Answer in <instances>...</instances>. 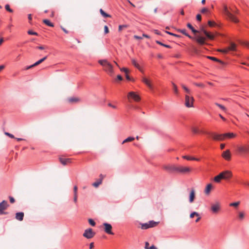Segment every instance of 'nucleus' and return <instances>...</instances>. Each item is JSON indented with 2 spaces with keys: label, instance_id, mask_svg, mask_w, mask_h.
I'll list each match as a JSON object with an SVG mask.
<instances>
[{
  "label": "nucleus",
  "instance_id": "c9c22d12",
  "mask_svg": "<svg viewBox=\"0 0 249 249\" xmlns=\"http://www.w3.org/2000/svg\"><path fill=\"white\" fill-rule=\"evenodd\" d=\"M229 51H234L236 48V45L234 43H231L230 46L228 47Z\"/></svg>",
  "mask_w": 249,
  "mask_h": 249
},
{
  "label": "nucleus",
  "instance_id": "b1692460",
  "mask_svg": "<svg viewBox=\"0 0 249 249\" xmlns=\"http://www.w3.org/2000/svg\"><path fill=\"white\" fill-rule=\"evenodd\" d=\"M192 131L194 134H198L200 133H204L205 132L202 131H200L198 127H193L192 128Z\"/></svg>",
  "mask_w": 249,
  "mask_h": 249
},
{
  "label": "nucleus",
  "instance_id": "4be33fe9",
  "mask_svg": "<svg viewBox=\"0 0 249 249\" xmlns=\"http://www.w3.org/2000/svg\"><path fill=\"white\" fill-rule=\"evenodd\" d=\"M69 103H77L80 101V99L78 97H71L68 99Z\"/></svg>",
  "mask_w": 249,
  "mask_h": 249
},
{
  "label": "nucleus",
  "instance_id": "ddd939ff",
  "mask_svg": "<svg viewBox=\"0 0 249 249\" xmlns=\"http://www.w3.org/2000/svg\"><path fill=\"white\" fill-rule=\"evenodd\" d=\"M127 97L128 98L130 97L132 98L136 101H139L140 100V96L133 91L129 92Z\"/></svg>",
  "mask_w": 249,
  "mask_h": 249
},
{
  "label": "nucleus",
  "instance_id": "3c124183",
  "mask_svg": "<svg viewBox=\"0 0 249 249\" xmlns=\"http://www.w3.org/2000/svg\"><path fill=\"white\" fill-rule=\"evenodd\" d=\"M109 29L107 25L104 26V33L105 34H107L109 33Z\"/></svg>",
  "mask_w": 249,
  "mask_h": 249
},
{
  "label": "nucleus",
  "instance_id": "f8f14e48",
  "mask_svg": "<svg viewBox=\"0 0 249 249\" xmlns=\"http://www.w3.org/2000/svg\"><path fill=\"white\" fill-rule=\"evenodd\" d=\"M103 226L104 227V231L108 234L113 235L114 233L112 231V226L111 224L105 223L103 224Z\"/></svg>",
  "mask_w": 249,
  "mask_h": 249
},
{
  "label": "nucleus",
  "instance_id": "5701e85b",
  "mask_svg": "<svg viewBox=\"0 0 249 249\" xmlns=\"http://www.w3.org/2000/svg\"><path fill=\"white\" fill-rule=\"evenodd\" d=\"M148 223L149 227L150 228H153V227H155L157 226L158 225L159 222H155V221L152 220V221H149Z\"/></svg>",
  "mask_w": 249,
  "mask_h": 249
},
{
  "label": "nucleus",
  "instance_id": "6e6d98bb",
  "mask_svg": "<svg viewBox=\"0 0 249 249\" xmlns=\"http://www.w3.org/2000/svg\"><path fill=\"white\" fill-rule=\"evenodd\" d=\"M149 244L148 242H146L145 243L144 249H149Z\"/></svg>",
  "mask_w": 249,
  "mask_h": 249
},
{
  "label": "nucleus",
  "instance_id": "69168bd1",
  "mask_svg": "<svg viewBox=\"0 0 249 249\" xmlns=\"http://www.w3.org/2000/svg\"><path fill=\"white\" fill-rule=\"evenodd\" d=\"M117 79L120 81H122L123 80V77L120 75H118Z\"/></svg>",
  "mask_w": 249,
  "mask_h": 249
},
{
  "label": "nucleus",
  "instance_id": "9b49d317",
  "mask_svg": "<svg viewBox=\"0 0 249 249\" xmlns=\"http://www.w3.org/2000/svg\"><path fill=\"white\" fill-rule=\"evenodd\" d=\"M191 171V169L189 167H183L179 166L178 167L177 173L181 174H187L189 173Z\"/></svg>",
  "mask_w": 249,
  "mask_h": 249
},
{
  "label": "nucleus",
  "instance_id": "7ed1b4c3",
  "mask_svg": "<svg viewBox=\"0 0 249 249\" xmlns=\"http://www.w3.org/2000/svg\"><path fill=\"white\" fill-rule=\"evenodd\" d=\"M232 176V173L229 171H226L220 173L218 175L215 176L213 180L215 182L219 183L221 179H228Z\"/></svg>",
  "mask_w": 249,
  "mask_h": 249
},
{
  "label": "nucleus",
  "instance_id": "7c9ffc66",
  "mask_svg": "<svg viewBox=\"0 0 249 249\" xmlns=\"http://www.w3.org/2000/svg\"><path fill=\"white\" fill-rule=\"evenodd\" d=\"M102 183V179H98L97 181L93 183L92 185L95 188H97Z\"/></svg>",
  "mask_w": 249,
  "mask_h": 249
},
{
  "label": "nucleus",
  "instance_id": "49530a36",
  "mask_svg": "<svg viewBox=\"0 0 249 249\" xmlns=\"http://www.w3.org/2000/svg\"><path fill=\"white\" fill-rule=\"evenodd\" d=\"M4 134L5 135L11 138H12V139L15 138V137H14V136L13 134H12L11 133H9L8 132H4Z\"/></svg>",
  "mask_w": 249,
  "mask_h": 249
},
{
  "label": "nucleus",
  "instance_id": "1a4fd4ad",
  "mask_svg": "<svg viewBox=\"0 0 249 249\" xmlns=\"http://www.w3.org/2000/svg\"><path fill=\"white\" fill-rule=\"evenodd\" d=\"M212 138L215 141H224V134H218L212 132L208 133Z\"/></svg>",
  "mask_w": 249,
  "mask_h": 249
},
{
  "label": "nucleus",
  "instance_id": "680f3d73",
  "mask_svg": "<svg viewBox=\"0 0 249 249\" xmlns=\"http://www.w3.org/2000/svg\"><path fill=\"white\" fill-rule=\"evenodd\" d=\"M108 106L111 107H112L114 109H115L116 108V107L115 106H114L112 104H111V103H108Z\"/></svg>",
  "mask_w": 249,
  "mask_h": 249
},
{
  "label": "nucleus",
  "instance_id": "8fccbe9b",
  "mask_svg": "<svg viewBox=\"0 0 249 249\" xmlns=\"http://www.w3.org/2000/svg\"><path fill=\"white\" fill-rule=\"evenodd\" d=\"M120 70L124 72L125 74L128 73L129 72V70L125 68H120Z\"/></svg>",
  "mask_w": 249,
  "mask_h": 249
},
{
  "label": "nucleus",
  "instance_id": "473e14b6",
  "mask_svg": "<svg viewBox=\"0 0 249 249\" xmlns=\"http://www.w3.org/2000/svg\"><path fill=\"white\" fill-rule=\"evenodd\" d=\"M245 217V213L243 212H240L238 213V218L240 220H242Z\"/></svg>",
  "mask_w": 249,
  "mask_h": 249
},
{
  "label": "nucleus",
  "instance_id": "f03ea898",
  "mask_svg": "<svg viewBox=\"0 0 249 249\" xmlns=\"http://www.w3.org/2000/svg\"><path fill=\"white\" fill-rule=\"evenodd\" d=\"M178 31L188 36L190 38L195 39L199 45H202L205 43L206 38L204 37L196 36L195 37L193 38L186 33L185 29H178Z\"/></svg>",
  "mask_w": 249,
  "mask_h": 249
},
{
  "label": "nucleus",
  "instance_id": "79ce46f5",
  "mask_svg": "<svg viewBox=\"0 0 249 249\" xmlns=\"http://www.w3.org/2000/svg\"><path fill=\"white\" fill-rule=\"evenodd\" d=\"M5 9L7 11H8V12H10V13H12L13 12V10L11 9L10 8V6L9 4H6L5 6Z\"/></svg>",
  "mask_w": 249,
  "mask_h": 249
},
{
  "label": "nucleus",
  "instance_id": "e433bc0d",
  "mask_svg": "<svg viewBox=\"0 0 249 249\" xmlns=\"http://www.w3.org/2000/svg\"><path fill=\"white\" fill-rule=\"evenodd\" d=\"M156 42L157 44H159V45H161V46H164V47H166V48H171L170 46H169V45H168L164 44H163V43H161V42H160V41H159L157 40V41H156Z\"/></svg>",
  "mask_w": 249,
  "mask_h": 249
},
{
  "label": "nucleus",
  "instance_id": "09e8293b",
  "mask_svg": "<svg viewBox=\"0 0 249 249\" xmlns=\"http://www.w3.org/2000/svg\"><path fill=\"white\" fill-rule=\"evenodd\" d=\"M89 224H90L92 226H94L95 225V222L92 219H89Z\"/></svg>",
  "mask_w": 249,
  "mask_h": 249
},
{
  "label": "nucleus",
  "instance_id": "c85d7f7f",
  "mask_svg": "<svg viewBox=\"0 0 249 249\" xmlns=\"http://www.w3.org/2000/svg\"><path fill=\"white\" fill-rule=\"evenodd\" d=\"M134 139H135V138L134 137H129L123 141V142H122V144H124L125 142H132V141H134Z\"/></svg>",
  "mask_w": 249,
  "mask_h": 249
},
{
  "label": "nucleus",
  "instance_id": "6ab92c4d",
  "mask_svg": "<svg viewBox=\"0 0 249 249\" xmlns=\"http://www.w3.org/2000/svg\"><path fill=\"white\" fill-rule=\"evenodd\" d=\"M24 215V214L23 212L17 213H16L15 218L17 220L21 221L23 219Z\"/></svg>",
  "mask_w": 249,
  "mask_h": 249
},
{
  "label": "nucleus",
  "instance_id": "58836bf2",
  "mask_svg": "<svg viewBox=\"0 0 249 249\" xmlns=\"http://www.w3.org/2000/svg\"><path fill=\"white\" fill-rule=\"evenodd\" d=\"M195 216H199V213L197 212H193V213H192L190 214V217L191 218H193Z\"/></svg>",
  "mask_w": 249,
  "mask_h": 249
},
{
  "label": "nucleus",
  "instance_id": "6e6552de",
  "mask_svg": "<svg viewBox=\"0 0 249 249\" xmlns=\"http://www.w3.org/2000/svg\"><path fill=\"white\" fill-rule=\"evenodd\" d=\"M95 235V233L91 228L86 229L83 234V236L87 239H90L94 237Z\"/></svg>",
  "mask_w": 249,
  "mask_h": 249
},
{
  "label": "nucleus",
  "instance_id": "ea45409f",
  "mask_svg": "<svg viewBox=\"0 0 249 249\" xmlns=\"http://www.w3.org/2000/svg\"><path fill=\"white\" fill-rule=\"evenodd\" d=\"M238 150L240 152H247L249 150L244 147L241 146L238 148Z\"/></svg>",
  "mask_w": 249,
  "mask_h": 249
},
{
  "label": "nucleus",
  "instance_id": "0e129e2a",
  "mask_svg": "<svg viewBox=\"0 0 249 249\" xmlns=\"http://www.w3.org/2000/svg\"><path fill=\"white\" fill-rule=\"evenodd\" d=\"M134 37L135 38L137 39H142V37H141V36H137V35H135V36H134Z\"/></svg>",
  "mask_w": 249,
  "mask_h": 249
},
{
  "label": "nucleus",
  "instance_id": "a19ab883",
  "mask_svg": "<svg viewBox=\"0 0 249 249\" xmlns=\"http://www.w3.org/2000/svg\"><path fill=\"white\" fill-rule=\"evenodd\" d=\"M239 204H240V202L238 201V202L231 203L230 204V206L234 207H237L238 206Z\"/></svg>",
  "mask_w": 249,
  "mask_h": 249
},
{
  "label": "nucleus",
  "instance_id": "bf43d9fd",
  "mask_svg": "<svg viewBox=\"0 0 249 249\" xmlns=\"http://www.w3.org/2000/svg\"><path fill=\"white\" fill-rule=\"evenodd\" d=\"M208 23V25L211 27L213 26L214 25V24H215L214 22L212 21H209Z\"/></svg>",
  "mask_w": 249,
  "mask_h": 249
},
{
  "label": "nucleus",
  "instance_id": "a18cd8bd",
  "mask_svg": "<svg viewBox=\"0 0 249 249\" xmlns=\"http://www.w3.org/2000/svg\"><path fill=\"white\" fill-rule=\"evenodd\" d=\"M218 51L223 53H227L229 51L228 48L224 49H219Z\"/></svg>",
  "mask_w": 249,
  "mask_h": 249
},
{
  "label": "nucleus",
  "instance_id": "052dcab7",
  "mask_svg": "<svg viewBox=\"0 0 249 249\" xmlns=\"http://www.w3.org/2000/svg\"><path fill=\"white\" fill-rule=\"evenodd\" d=\"M208 9L206 8H204L201 10V12L202 13H205V12H207L208 11Z\"/></svg>",
  "mask_w": 249,
  "mask_h": 249
},
{
  "label": "nucleus",
  "instance_id": "72a5a7b5",
  "mask_svg": "<svg viewBox=\"0 0 249 249\" xmlns=\"http://www.w3.org/2000/svg\"><path fill=\"white\" fill-rule=\"evenodd\" d=\"M46 58H47V56H45L43 58L39 60L38 61L36 62L35 63H34V66H36L38 65L39 64H40L42 62H43L45 60H46Z\"/></svg>",
  "mask_w": 249,
  "mask_h": 249
},
{
  "label": "nucleus",
  "instance_id": "412c9836",
  "mask_svg": "<svg viewBox=\"0 0 249 249\" xmlns=\"http://www.w3.org/2000/svg\"><path fill=\"white\" fill-rule=\"evenodd\" d=\"M213 188V185L211 183L208 184L204 190V193L206 195H209Z\"/></svg>",
  "mask_w": 249,
  "mask_h": 249
},
{
  "label": "nucleus",
  "instance_id": "393cba45",
  "mask_svg": "<svg viewBox=\"0 0 249 249\" xmlns=\"http://www.w3.org/2000/svg\"><path fill=\"white\" fill-rule=\"evenodd\" d=\"M100 12L102 16L104 18H111V15L105 13L102 9H100Z\"/></svg>",
  "mask_w": 249,
  "mask_h": 249
},
{
  "label": "nucleus",
  "instance_id": "2eb2a0df",
  "mask_svg": "<svg viewBox=\"0 0 249 249\" xmlns=\"http://www.w3.org/2000/svg\"><path fill=\"white\" fill-rule=\"evenodd\" d=\"M200 31L203 33V34L210 39L213 40L214 39V36L211 35L209 32H207L204 28L203 27H201Z\"/></svg>",
  "mask_w": 249,
  "mask_h": 249
},
{
  "label": "nucleus",
  "instance_id": "de8ad7c7",
  "mask_svg": "<svg viewBox=\"0 0 249 249\" xmlns=\"http://www.w3.org/2000/svg\"><path fill=\"white\" fill-rule=\"evenodd\" d=\"M28 34L31 35H35L37 36L38 34L36 32H33L32 31L29 30L28 31Z\"/></svg>",
  "mask_w": 249,
  "mask_h": 249
},
{
  "label": "nucleus",
  "instance_id": "bb28decb",
  "mask_svg": "<svg viewBox=\"0 0 249 249\" xmlns=\"http://www.w3.org/2000/svg\"><path fill=\"white\" fill-rule=\"evenodd\" d=\"M182 89L185 90V91L186 92V94L187 95H189L191 94V90L188 88H187L183 84H181V85Z\"/></svg>",
  "mask_w": 249,
  "mask_h": 249
},
{
  "label": "nucleus",
  "instance_id": "864d4df0",
  "mask_svg": "<svg viewBox=\"0 0 249 249\" xmlns=\"http://www.w3.org/2000/svg\"><path fill=\"white\" fill-rule=\"evenodd\" d=\"M194 84L197 87L201 88H204L205 87L204 85L202 83H194Z\"/></svg>",
  "mask_w": 249,
  "mask_h": 249
},
{
  "label": "nucleus",
  "instance_id": "4c0bfd02",
  "mask_svg": "<svg viewBox=\"0 0 249 249\" xmlns=\"http://www.w3.org/2000/svg\"><path fill=\"white\" fill-rule=\"evenodd\" d=\"M215 104L216 106L220 108H221V109H222L224 111H226V107L224 106H223V105H222L221 104H219L218 103H216Z\"/></svg>",
  "mask_w": 249,
  "mask_h": 249
},
{
  "label": "nucleus",
  "instance_id": "2f4dec72",
  "mask_svg": "<svg viewBox=\"0 0 249 249\" xmlns=\"http://www.w3.org/2000/svg\"><path fill=\"white\" fill-rule=\"evenodd\" d=\"M207 58L210 59H211V60H212L219 62V63H220L221 64H223V62L222 61H221L219 59H218L217 58H216L215 57H212V56H207Z\"/></svg>",
  "mask_w": 249,
  "mask_h": 249
},
{
  "label": "nucleus",
  "instance_id": "13d9d810",
  "mask_svg": "<svg viewBox=\"0 0 249 249\" xmlns=\"http://www.w3.org/2000/svg\"><path fill=\"white\" fill-rule=\"evenodd\" d=\"M196 19L198 20V21H201V16L200 14H197L196 15Z\"/></svg>",
  "mask_w": 249,
  "mask_h": 249
},
{
  "label": "nucleus",
  "instance_id": "a211bd4d",
  "mask_svg": "<svg viewBox=\"0 0 249 249\" xmlns=\"http://www.w3.org/2000/svg\"><path fill=\"white\" fill-rule=\"evenodd\" d=\"M224 140L225 139H232L236 136V134L232 132H229L224 134Z\"/></svg>",
  "mask_w": 249,
  "mask_h": 249
},
{
  "label": "nucleus",
  "instance_id": "37998d69",
  "mask_svg": "<svg viewBox=\"0 0 249 249\" xmlns=\"http://www.w3.org/2000/svg\"><path fill=\"white\" fill-rule=\"evenodd\" d=\"M128 26L127 25H122L119 26V31H121L124 28H127Z\"/></svg>",
  "mask_w": 249,
  "mask_h": 249
},
{
  "label": "nucleus",
  "instance_id": "cd10ccee",
  "mask_svg": "<svg viewBox=\"0 0 249 249\" xmlns=\"http://www.w3.org/2000/svg\"><path fill=\"white\" fill-rule=\"evenodd\" d=\"M187 26L192 30V32L194 34H196L197 33H199V31L195 30L194 27L192 26V25L190 23H188L187 24Z\"/></svg>",
  "mask_w": 249,
  "mask_h": 249
},
{
  "label": "nucleus",
  "instance_id": "c03bdc74",
  "mask_svg": "<svg viewBox=\"0 0 249 249\" xmlns=\"http://www.w3.org/2000/svg\"><path fill=\"white\" fill-rule=\"evenodd\" d=\"M172 85L174 88V90L175 93L177 94L178 93V89L177 88V86L174 83H172Z\"/></svg>",
  "mask_w": 249,
  "mask_h": 249
},
{
  "label": "nucleus",
  "instance_id": "423d86ee",
  "mask_svg": "<svg viewBox=\"0 0 249 249\" xmlns=\"http://www.w3.org/2000/svg\"><path fill=\"white\" fill-rule=\"evenodd\" d=\"M194 99L193 97L186 94L185 97V105L187 107H193Z\"/></svg>",
  "mask_w": 249,
  "mask_h": 249
},
{
  "label": "nucleus",
  "instance_id": "338daca9",
  "mask_svg": "<svg viewBox=\"0 0 249 249\" xmlns=\"http://www.w3.org/2000/svg\"><path fill=\"white\" fill-rule=\"evenodd\" d=\"M125 76H126V78L127 80H130V81L132 80V79L129 77V76L128 75L127 73L126 74Z\"/></svg>",
  "mask_w": 249,
  "mask_h": 249
},
{
  "label": "nucleus",
  "instance_id": "0eeeda50",
  "mask_svg": "<svg viewBox=\"0 0 249 249\" xmlns=\"http://www.w3.org/2000/svg\"><path fill=\"white\" fill-rule=\"evenodd\" d=\"M220 203L218 201H215L211 204V210L213 213H218L220 210Z\"/></svg>",
  "mask_w": 249,
  "mask_h": 249
},
{
  "label": "nucleus",
  "instance_id": "4d7b16f0",
  "mask_svg": "<svg viewBox=\"0 0 249 249\" xmlns=\"http://www.w3.org/2000/svg\"><path fill=\"white\" fill-rule=\"evenodd\" d=\"M9 200L11 203H14L15 202L14 198L12 196H9Z\"/></svg>",
  "mask_w": 249,
  "mask_h": 249
},
{
  "label": "nucleus",
  "instance_id": "a878e982",
  "mask_svg": "<svg viewBox=\"0 0 249 249\" xmlns=\"http://www.w3.org/2000/svg\"><path fill=\"white\" fill-rule=\"evenodd\" d=\"M44 23L50 27H53L54 25L49 20L45 19L43 20Z\"/></svg>",
  "mask_w": 249,
  "mask_h": 249
},
{
  "label": "nucleus",
  "instance_id": "aec40b11",
  "mask_svg": "<svg viewBox=\"0 0 249 249\" xmlns=\"http://www.w3.org/2000/svg\"><path fill=\"white\" fill-rule=\"evenodd\" d=\"M142 81L145 84H146L149 87V88H150V89H152L153 88V86L150 80H149L146 77H143Z\"/></svg>",
  "mask_w": 249,
  "mask_h": 249
},
{
  "label": "nucleus",
  "instance_id": "f704fd0d",
  "mask_svg": "<svg viewBox=\"0 0 249 249\" xmlns=\"http://www.w3.org/2000/svg\"><path fill=\"white\" fill-rule=\"evenodd\" d=\"M141 228L142 229L146 230V229L149 228V225H148V223L141 224Z\"/></svg>",
  "mask_w": 249,
  "mask_h": 249
},
{
  "label": "nucleus",
  "instance_id": "774afa93",
  "mask_svg": "<svg viewBox=\"0 0 249 249\" xmlns=\"http://www.w3.org/2000/svg\"><path fill=\"white\" fill-rule=\"evenodd\" d=\"M149 249H158V248L154 245H152L151 246L149 247Z\"/></svg>",
  "mask_w": 249,
  "mask_h": 249
},
{
  "label": "nucleus",
  "instance_id": "f3484780",
  "mask_svg": "<svg viewBox=\"0 0 249 249\" xmlns=\"http://www.w3.org/2000/svg\"><path fill=\"white\" fill-rule=\"evenodd\" d=\"M59 161L64 165H66L71 163V159H66L63 157H60Z\"/></svg>",
  "mask_w": 249,
  "mask_h": 249
},
{
  "label": "nucleus",
  "instance_id": "9d476101",
  "mask_svg": "<svg viewBox=\"0 0 249 249\" xmlns=\"http://www.w3.org/2000/svg\"><path fill=\"white\" fill-rule=\"evenodd\" d=\"M178 166L173 165H167L163 167V168L170 173H177Z\"/></svg>",
  "mask_w": 249,
  "mask_h": 249
},
{
  "label": "nucleus",
  "instance_id": "4468645a",
  "mask_svg": "<svg viewBox=\"0 0 249 249\" xmlns=\"http://www.w3.org/2000/svg\"><path fill=\"white\" fill-rule=\"evenodd\" d=\"M196 196V192L194 189H192L189 194V202L192 203L194 202Z\"/></svg>",
  "mask_w": 249,
  "mask_h": 249
},
{
  "label": "nucleus",
  "instance_id": "20e7f679",
  "mask_svg": "<svg viewBox=\"0 0 249 249\" xmlns=\"http://www.w3.org/2000/svg\"><path fill=\"white\" fill-rule=\"evenodd\" d=\"M9 205L6 200H3L0 203V215L8 214V213L5 210L9 207Z\"/></svg>",
  "mask_w": 249,
  "mask_h": 249
},
{
  "label": "nucleus",
  "instance_id": "39448f33",
  "mask_svg": "<svg viewBox=\"0 0 249 249\" xmlns=\"http://www.w3.org/2000/svg\"><path fill=\"white\" fill-rule=\"evenodd\" d=\"M224 13L231 21L235 23L238 22V20L228 10L227 6H224Z\"/></svg>",
  "mask_w": 249,
  "mask_h": 249
},
{
  "label": "nucleus",
  "instance_id": "dca6fc26",
  "mask_svg": "<svg viewBox=\"0 0 249 249\" xmlns=\"http://www.w3.org/2000/svg\"><path fill=\"white\" fill-rule=\"evenodd\" d=\"M222 156L227 160H231V153L230 150H227L224 151L222 154Z\"/></svg>",
  "mask_w": 249,
  "mask_h": 249
},
{
  "label": "nucleus",
  "instance_id": "c756f323",
  "mask_svg": "<svg viewBox=\"0 0 249 249\" xmlns=\"http://www.w3.org/2000/svg\"><path fill=\"white\" fill-rule=\"evenodd\" d=\"M182 158L183 159H184L187 160H196V161H198L199 160L198 159H196V158H195L190 157L188 156H183Z\"/></svg>",
  "mask_w": 249,
  "mask_h": 249
},
{
  "label": "nucleus",
  "instance_id": "5fc2aeb1",
  "mask_svg": "<svg viewBox=\"0 0 249 249\" xmlns=\"http://www.w3.org/2000/svg\"><path fill=\"white\" fill-rule=\"evenodd\" d=\"M77 190H78L77 186L76 185L74 186L73 187V193H74V194H77Z\"/></svg>",
  "mask_w": 249,
  "mask_h": 249
},
{
  "label": "nucleus",
  "instance_id": "e2e57ef3",
  "mask_svg": "<svg viewBox=\"0 0 249 249\" xmlns=\"http://www.w3.org/2000/svg\"><path fill=\"white\" fill-rule=\"evenodd\" d=\"M35 66H34V64H33V65H31V66H29L25 68V70H28V69H30L32 68H33V67H35Z\"/></svg>",
  "mask_w": 249,
  "mask_h": 249
},
{
  "label": "nucleus",
  "instance_id": "f257e3e1",
  "mask_svg": "<svg viewBox=\"0 0 249 249\" xmlns=\"http://www.w3.org/2000/svg\"><path fill=\"white\" fill-rule=\"evenodd\" d=\"M98 63L103 66L104 70L108 74L112 75L114 70L112 65L106 59L99 60Z\"/></svg>",
  "mask_w": 249,
  "mask_h": 249
},
{
  "label": "nucleus",
  "instance_id": "603ef678",
  "mask_svg": "<svg viewBox=\"0 0 249 249\" xmlns=\"http://www.w3.org/2000/svg\"><path fill=\"white\" fill-rule=\"evenodd\" d=\"M77 197H78L77 194H74V196H73V201L74 202V203H77Z\"/></svg>",
  "mask_w": 249,
  "mask_h": 249
}]
</instances>
